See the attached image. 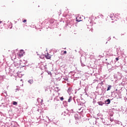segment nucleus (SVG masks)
<instances>
[{
    "label": "nucleus",
    "mask_w": 127,
    "mask_h": 127,
    "mask_svg": "<svg viewBox=\"0 0 127 127\" xmlns=\"http://www.w3.org/2000/svg\"><path fill=\"white\" fill-rule=\"evenodd\" d=\"M24 54V51H23V50H21L20 52H19L17 54V55L19 58H21V57L23 56Z\"/></svg>",
    "instance_id": "obj_1"
},
{
    "label": "nucleus",
    "mask_w": 127,
    "mask_h": 127,
    "mask_svg": "<svg viewBox=\"0 0 127 127\" xmlns=\"http://www.w3.org/2000/svg\"><path fill=\"white\" fill-rule=\"evenodd\" d=\"M45 58L46 59H50L51 58V57L50 56V55L49 54L47 53V55L45 56Z\"/></svg>",
    "instance_id": "obj_2"
},
{
    "label": "nucleus",
    "mask_w": 127,
    "mask_h": 127,
    "mask_svg": "<svg viewBox=\"0 0 127 127\" xmlns=\"http://www.w3.org/2000/svg\"><path fill=\"white\" fill-rule=\"evenodd\" d=\"M80 18H81V17H80V16L76 17V21H78V22L80 21H82V20L80 19Z\"/></svg>",
    "instance_id": "obj_3"
},
{
    "label": "nucleus",
    "mask_w": 127,
    "mask_h": 127,
    "mask_svg": "<svg viewBox=\"0 0 127 127\" xmlns=\"http://www.w3.org/2000/svg\"><path fill=\"white\" fill-rule=\"evenodd\" d=\"M12 59H16V55L15 54H13V56L11 57Z\"/></svg>",
    "instance_id": "obj_4"
},
{
    "label": "nucleus",
    "mask_w": 127,
    "mask_h": 127,
    "mask_svg": "<svg viewBox=\"0 0 127 127\" xmlns=\"http://www.w3.org/2000/svg\"><path fill=\"white\" fill-rule=\"evenodd\" d=\"M105 102L106 103L107 105H109L111 103V100L110 99H107Z\"/></svg>",
    "instance_id": "obj_5"
},
{
    "label": "nucleus",
    "mask_w": 127,
    "mask_h": 127,
    "mask_svg": "<svg viewBox=\"0 0 127 127\" xmlns=\"http://www.w3.org/2000/svg\"><path fill=\"white\" fill-rule=\"evenodd\" d=\"M111 88H112V86L111 85H109L107 91H110L111 90Z\"/></svg>",
    "instance_id": "obj_6"
},
{
    "label": "nucleus",
    "mask_w": 127,
    "mask_h": 127,
    "mask_svg": "<svg viewBox=\"0 0 127 127\" xmlns=\"http://www.w3.org/2000/svg\"><path fill=\"white\" fill-rule=\"evenodd\" d=\"M13 105H14V106H16L17 105V102L15 101H13Z\"/></svg>",
    "instance_id": "obj_7"
},
{
    "label": "nucleus",
    "mask_w": 127,
    "mask_h": 127,
    "mask_svg": "<svg viewBox=\"0 0 127 127\" xmlns=\"http://www.w3.org/2000/svg\"><path fill=\"white\" fill-rule=\"evenodd\" d=\"M71 101H72V98L71 97H70L68 100V103H70V102H71Z\"/></svg>",
    "instance_id": "obj_8"
},
{
    "label": "nucleus",
    "mask_w": 127,
    "mask_h": 127,
    "mask_svg": "<svg viewBox=\"0 0 127 127\" xmlns=\"http://www.w3.org/2000/svg\"><path fill=\"white\" fill-rule=\"evenodd\" d=\"M28 82L30 83V84H32L33 81L32 80H30L28 81Z\"/></svg>",
    "instance_id": "obj_9"
},
{
    "label": "nucleus",
    "mask_w": 127,
    "mask_h": 127,
    "mask_svg": "<svg viewBox=\"0 0 127 127\" xmlns=\"http://www.w3.org/2000/svg\"><path fill=\"white\" fill-rule=\"evenodd\" d=\"M45 92H46L47 91H48V88L45 87Z\"/></svg>",
    "instance_id": "obj_10"
},
{
    "label": "nucleus",
    "mask_w": 127,
    "mask_h": 127,
    "mask_svg": "<svg viewBox=\"0 0 127 127\" xmlns=\"http://www.w3.org/2000/svg\"><path fill=\"white\" fill-rule=\"evenodd\" d=\"M61 101H63L64 100V98L63 97H60Z\"/></svg>",
    "instance_id": "obj_11"
},
{
    "label": "nucleus",
    "mask_w": 127,
    "mask_h": 127,
    "mask_svg": "<svg viewBox=\"0 0 127 127\" xmlns=\"http://www.w3.org/2000/svg\"><path fill=\"white\" fill-rule=\"evenodd\" d=\"M27 20L26 19H24L23 21V22H24V23H25V22H26Z\"/></svg>",
    "instance_id": "obj_12"
},
{
    "label": "nucleus",
    "mask_w": 127,
    "mask_h": 127,
    "mask_svg": "<svg viewBox=\"0 0 127 127\" xmlns=\"http://www.w3.org/2000/svg\"><path fill=\"white\" fill-rule=\"evenodd\" d=\"M64 54H67V51H64Z\"/></svg>",
    "instance_id": "obj_13"
},
{
    "label": "nucleus",
    "mask_w": 127,
    "mask_h": 127,
    "mask_svg": "<svg viewBox=\"0 0 127 127\" xmlns=\"http://www.w3.org/2000/svg\"><path fill=\"white\" fill-rule=\"evenodd\" d=\"M116 61H119V58H116Z\"/></svg>",
    "instance_id": "obj_14"
},
{
    "label": "nucleus",
    "mask_w": 127,
    "mask_h": 127,
    "mask_svg": "<svg viewBox=\"0 0 127 127\" xmlns=\"http://www.w3.org/2000/svg\"><path fill=\"white\" fill-rule=\"evenodd\" d=\"M2 21H0V24L1 23Z\"/></svg>",
    "instance_id": "obj_15"
},
{
    "label": "nucleus",
    "mask_w": 127,
    "mask_h": 127,
    "mask_svg": "<svg viewBox=\"0 0 127 127\" xmlns=\"http://www.w3.org/2000/svg\"><path fill=\"white\" fill-rule=\"evenodd\" d=\"M116 91H118V89H116Z\"/></svg>",
    "instance_id": "obj_16"
}]
</instances>
